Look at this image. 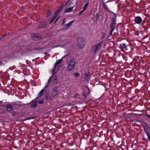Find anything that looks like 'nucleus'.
Segmentation results:
<instances>
[{
    "label": "nucleus",
    "mask_w": 150,
    "mask_h": 150,
    "mask_svg": "<svg viewBox=\"0 0 150 150\" xmlns=\"http://www.w3.org/2000/svg\"><path fill=\"white\" fill-rule=\"evenodd\" d=\"M102 43V42H100L95 45L91 47V52L95 53L97 51H98L100 49Z\"/></svg>",
    "instance_id": "nucleus-1"
},
{
    "label": "nucleus",
    "mask_w": 150,
    "mask_h": 150,
    "mask_svg": "<svg viewBox=\"0 0 150 150\" xmlns=\"http://www.w3.org/2000/svg\"><path fill=\"white\" fill-rule=\"evenodd\" d=\"M85 45V41L83 38H79L77 40V46L80 49L83 48Z\"/></svg>",
    "instance_id": "nucleus-2"
},
{
    "label": "nucleus",
    "mask_w": 150,
    "mask_h": 150,
    "mask_svg": "<svg viewBox=\"0 0 150 150\" xmlns=\"http://www.w3.org/2000/svg\"><path fill=\"white\" fill-rule=\"evenodd\" d=\"M75 62L74 58L71 59L69 62L68 66L67 67L68 71H70L74 68Z\"/></svg>",
    "instance_id": "nucleus-3"
},
{
    "label": "nucleus",
    "mask_w": 150,
    "mask_h": 150,
    "mask_svg": "<svg viewBox=\"0 0 150 150\" xmlns=\"http://www.w3.org/2000/svg\"><path fill=\"white\" fill-rule=\"evenodd\" d=\"M57 89L58 87L57 86H56L54 88L52 89V95L53 97H55L58 95Z\"/></svg>",
    "instance_id": "nucleus-4"
},
{
    "label": "nucleus",
    "mask_w": 150,
    "mask_h": 150,
    "mask_svg": "<svg viewBox=\"0 0 150 150\" xmlns=\"http://www.w3.org/2000/svg\"><path fill=\"white\" fill-rule=\"evenodd\" d=\"M142 21L141 18L139 16L136 17L134 19L135 23L138 24H139L141 23Z\"/></svg>",
    "instance_id": "nucleus-5"
},
{
    "label": "nucleus",
    "mask_w": 150,
    "mask_h": 150,
    "mask_svg": "<svg viewBox=\"0 0 150 150\" xmlns=\"http://www.w3.org/2000/svg\"><path fill=\"white\" fill-rule=\"evenodd\" d=\"M6 106V110L8 112H11L13 111V106L12 105L10 104H7Z\"/></svg>",
    "instance_id": "nucleus-6"
},
{
    "label": "nucleus",
    "mask_w": 150,
    "mask_h": 150,
    "mask_svg": "<svg viewBox=\"0 0 150 150\" xmlns=\"http://www.w3.org/2000/svg\"><path fill=\"white\" fill-rule=\"evenodd\" d=\"M63 4H62L57 9L56 11L54 12V15L57 16L58 14L60 13V11L62 10L63 8Z\"/></svg>",
    "instance_id": "nucleus-7"
},
{
    "label": "nucleus",
    "mask_w": 150,
    "mask_h": 150,
    "mask_svg": "<svg viewBox=\"0 0 150 150\" xmlns=\"http://www.w3.org/2000/svg\"><path fill=\"white\" fill-rule=\"evenodd\" d=\"M74 21L75 20H73L69 22L68 23L65 25L63 28V29L64 30H66L74 22Z\"/></svg>",
    "instance_id": "nucleus-8"
},
{
    "label": "nucleus",
    "mask_w": 150,
    "mask_h": 150,
    "mask_svg": "<svg viewBox=\"0 0 150 150\" xmlns=\"http://www.w3.org/2000/svg\"><path fill=\"white\" fill-rule=\"evenodd\" d=\"M89 72H87L85 73L84 74V78L87 82H88L90 79V76L89 75Z\"/></svg>",
    "instance_id": "nucleus-9"
},
{
    "label": "nucleus",
    "mask_w": 150,
    "mask_h": 150,
    "mask_svg": "<svg viewBox=\"0 0 150 150\" xmlns=\"http://www.w3.org/2000/svg\"><path fill=\"white\" fill-rule=\"evenodd\" d=\"M111 21L112 22L110 23V28H112V26H115L116 23V18L112 17L111 18Z\"/></svg>",
    "instance_id": "nucleus-10"
},
{
    "label": "nucleus",
    "mask_w": 150,
    "mask_h": 150,
    "mask_svg": "<svg viewBox=\"0 0 150 150\" xmlns=\"http://www.w3.org/2000/svg\"><path fill=\"white\" fill-rule=\"evenodd\" d=\"M38 102L37 101H35L32 103L30 107L32 108H35L37 105Z\"/></svg>",
    "instance_id": "nucleus-11"
},
{
    "label": "nucleus",
    "mask_w": 150,
    "mask_h": 150,
    "mask_svg": "<svg viewBox=\"0 0 150 150\" xmlns=\"http://www.w3.org/2000/svg\"><path fill=\"white\" fill-rule=\"evenodd\" d=\"M47 25V24L45 22H42L41 24L39 26L38 28H45Z\"/></svg>",
    "instance_id": "nucleus-12"
},
{
    "label": "nucleus",
    "mask_w": 150,
    "mask_h": 150,
    "mask_svg": "<svg viewBox=\"0 0 150 150\" xmlns=\"http://www.w3.org/2000/svg\"><path fill=\"white\" fill-rule=\"evenodd\" d=\"M34 36L35 38H37L38 40H41L42 39L41 36L38 33L35 34Z\"/></svg>",
    "instance_id": "nucleus-13"
},
{
    "label": "nucleus",
    "mask_w": 150,
    "mask_h": 150,
    "mask_svg": "<svg viewBox=\"0 0 150 150\" xmlns=\"http://www.w3.org/2000/svg\"><path fill=\"white\" fill-rule=\"evenodd\" d=\"M45 92V89H43L40 91L39 92V94H38V97L37 98L35 99H37L39 97L42 96L43 94Z\"/></svg>",
    "instance_id": "nucleus-14"
},
{
    "label": "nucleus",
    "mask_w": 150,
    "mask_h": 150,
    "mask_svg": "<svg viewBox=\"0 0 150 150\" xmlns=\"http://www.w3.org/2000/svg\"><path fill=\"white\" fill-rule=\"evenodd\" d=\"M67 55H67L64 56L62 59H59V61L61 62L63 61H65L66 60H67L68 59V58L67 57Z\"/></svg>",
    "instance_id": "nucleus-15"
},
{
    "label": "nucleus",
    "mask_w": 150,
    "mask_h": 150,
    "mask_svg": "<svg viewBox=\"0 0 150 150\" xmlns=\"http://www.w3.org/2000/svg\"><path fill=\"white\" fill-rule=\"evenodd\" d=\"M45 48V47H35L34 48L33 50H35L37 51H40V50H43Z\"/></svg>",
    "instance_id": "nucleus-16"
},
{
    "label": "nucleus",
    "mask_w": 150,
    "mask_h": 150,
    "mask_svg": "<svg viewBox=\"0 0 150 150\" xmlns=\"http://www.w3.org/2000/svg\"><path fill=\"white\" fill-rule=\"evenodd\" d=\"M73 7L67 8L64 10V12L66 13L70 12L73 10Z\"/></svg>",
    "instance_id": "nucleus-17"
},
{
    "label": "nucleus",
    "mask_w": 150,
    "mask_h": 150,
    "mask_svg": "<svg viewBox=\"0 0 150 150\" xmlns=\"http://www.w3.org/2000/svg\"><path fill=\"white\" fill-rule=\"evenodd\" d=\"M103 6L105 10H107V11H109L110 12L111 11H110L109 10L108 8L107 7V6L105 5V3L104 2H103Z\"/></svg>",
    "instance_id": "nucleus-18"
},
{
    "label": "nucleus",
    "mask_w": 150,
    "mask_h": 150,
    "mask_svg": "<svg viewBox=\"0 0 150 150\" xmlns=\"http://www.w3.org/2000/svg\"><path fill=\"white\" fill-rule=\"evenodd\" d=\"M52 13L51 11L48 10L47 12L46 13L47 16L49 17L52 15Z\"/></svg>",
    "instance_id": "nucleus-19"
},
{
    "label": "nucleus",
    "mask_w": 150,
    "mask_h": 150,
    "mask_svg": "<svg viewBox=\"0 0 150 150\" xmlns=\"http://www.w3.org/2000/svg\"><path fill=\"white\" fill-rule=\"evenodd\" d=\"M111 28L112 29L110 32V33H109V35H111L112 34L113 31V30H114L115 29V26H112V28Z\"/></svg>",
    "instance_id": "nucleus-20"
},
{
    "label": "nucleus",
    "mask_w": 150,
    "mask_h": 150,
    "mask_svg": "<svg viewBox=\"0 0 150 150\" xmlns=\"http://www.w3.org/2000/svg\"><path fill=\"white\" fill-rule=\"evenodd\" d=\"M88 3H87L83 7V11H85L87 9V8L88 6Z\"/></svg>",
    "instance_id": "nucleus-21"
},
{
    "label": "nucleus",
    "mask_w": 150,
    "mask_h": 150,
    "mask_svg": "<svg viewBox=\"0 0 150 150\" xmlns=\"http://www.w3.org/2000/svg\"><path fill=\"white\" fill-rule=\"evenodd\" d=\"M82 95H83V96L84 98V99H85L86 98V91H83L82 93Z\"/></svg>",
    "instance_id": "nucleus-22"
},
{
    "label": "nucleus",
    "mask_w": 150,
    "mask_h": 150,
    "mask_svg": "<svg viewBox=\"0 0 150 150\" xmlns=\"http://www.w3.org/2000/svg\"><path fill=\"white\" fill-rule=\"evenodd\" d=\"M74 75L76 77H78L80 76V74L79 73L75 72L74 73Z\"/></svg>",
    "instance_id": "nucleus-23"
},
{
    "label": "nucleus",
    "mask_w": 150,
    "mask_h": 150,
    "mask_svg": "<svg viewBox=\"0 0 150 150\" xmlns=\"http://www.w3.org/2000/svg\"><path fill=\"white\" fill-rule=\"evenodd\" d=\"M100 16V14L98 13H97L96 15V20L97 21L98 20V18Z\"/></svg>",
    "instance_id": "nucleus-24"
},
{
    "label": "nucleus",
    "mask_w": 150,
    "mask_h": 150,
    "mask_svg": "<svg viewBox=\"0 0 150 150\" xmlns=\"http://www.w3.org/2000/svg\"><path fill=\"white\" fill-rule=\"evenodd\" d=\"M57 16H56V15H55V16L50 21V24H51L53 22Z\"/></svg>",
    "instance_id": "nucleus-25"
},
{
    "label": "nucleus",
    "mask_w": 150,
    "mask_h": 150,
    "mask_svg": "<svg viewBox=\"0 0 150 150\" xmlns=\"http://www.w3.org/2000/svg\"><path fill=\"white\" fill-rule=\"evenodd\" d=\"M43 102H44V100L43 99H42L38 101V103L40 105H41L43 103Z\"/></svg>",
    "instance_id": "nucleus-26"
},
{
    "label": "nucleus",
    "mask_w": 150,
    "mask_h": 150,
    "mask_svg": "<svg viewBox=\"0 0 150 150\" xmlns=\"http://www.w3.org/2000/svg\"><path fill=\"white\" fill-rule=\"evenodd\" d=\"M53 75L52 76H51L50 78V79H49L48 80V83H49V82H50L52 81L53 80Z\"/></svg>",
    "instance_id": "nucleus-27"
},
{
    "label": "nucleus",
    "mask_w": 150,
    "mask_h": 150,
    "mask_svg": "<svg viewBox=\"0 0 150 150\" xmlns=\"http://www.w3.org/2000/svg\"><path fill=\"white\" fill-rule=\"evenodd\" d=\"M144 131H145V133L146 134L147 136L150 134L149 133V132L148 131V130L147 129H145Z\"/></svg>",
    "instance_id": "nucleus-28"
},
{
    "label": "nucleus",
    "mask_w": 150,
    "mask_h": 150,
    "mask_svg": "<svg viewBox=\"0 0 150 150\" xmlns=\"http://www.w3.org/2000/svg\"><path fill=\"white\" fill-rule=\"evenodd\" d=\"M142 26L144 28V30L145 31H146V30H147L148 29V28L147 27H145V26H144V22L142 23Z\"/></svg>",
    "instance_id": "nucleus-29"
},
{
    "label": "nucleus",
    "mask_w": 150,
    "mask_h": 150,
    "mask_svg": "<svg viewBox=\"0 0 150 150\" xmlns=\"http://www.w3.org/2000/svg\"><path fill=\"white\" fill-rule=\"evenodd\" d=\"M20 105L18 104V103H16V102H15V103H13V105H12L13 106H19Z\"/></svg>",
    "instance_id": "nucleus-30"
},
{
    "label": "nucleus",
    "mask_w": 150,
    "mask_h": 150,
    "mask_svg": "<svg viewBox=\"0 0 150 150\" xmlns=\"http://www.w3.org/2000/svg\"><path fill=\"white\" fill-rule=\"evenodd\" d=\"M60 63L61 62H59V60H58L55 62L54 65H55V66H57L58 64Z\"/></svg>",
    "instance_id": "nucleus-31"
},
{
    "label": "nucleus",
    "mask_w": 150,
    "mask_h": 150,
    "mask_svg": "<svg viewBox=\"0 0 150 150\" xmlns=\"http://www.w3.org/2000/svg\"><path fill=\"white\" fill-rule=\"evenodd\" d=\"M52 98L51 96L49 97L47 99V100L48 101H50L52 100Z\"/></svg>",
    "instance_id": "nucleus-32"
},
{
    "label": "nucleus",
    "mask_w": 150,
    "mask_h": 150,
    "mask_svg": "<svg viewBox=\"0 0 150 150\" xmlns=\"http://www.w3.org/2000/svg\"><path fill=\"white\" fill-rule=\"evenodd\" d=\"M56 67V66H55V65H54V68L52 69V73L53 74V75H54V71L55 70V69Z\"/></svg>",
    "instance_id": "nucleus-33"
},
{
    "label": "nucleus",
    "mask_w": 150,
    "mask_h": 150,
    "mask_svg": "<svg viewBox=\"0 0 150 150\" xmlns=\"http://www.w3.org/2000/svg\"><path fill=\"white\" fill-rule=\"evenodd\" d=\"M34 118H35V117H28V118H26V119H25V120H24V121H25V120H30V119H34Z\"/></svg>",
    "instance_id": "nucleus-34"
},
{
    "label": "nucleus",
    "mask_w": 150,
    "mask_h": 150,
    "mask_svg": "<svg viewBox=\"0 0 150 150\" xmlns=\"http://www.w3.org/2000/svg\"><path fill=\"white\" fill-rule=\"evenodd\" d=\"M65 21H66V19L64 18L63 20L62 23L61 24V25H63L65 23Z\"/></svg>",
    "instance_id": "nucleus-35"
},
{
    "label": "nucleus",
    "mask_w": 150,
    "mask_h": 150,
    "mask_svg": "<svg viewBox=\"0 0 150 150\" xmlns=\"http://www.w3.org/2000/svg\"><path fill=\"white\" fill-rule=\"evenodd\" d=\"M54 83H58V80L56 79H54Z\"/></svg>",
    "instance_id": "nucleus-36"
},
{
    "label": "nucleus",
    "mask_w": 150,
    "mask_h": 150,
    "mask_svg": "<svg viewBox=\"0 0 150 150\" xmlns=\"http://www.w3.org/2000/svg\"><path fill=\"white\" fill-rule=\"evenodd\" d=\"M112 14H113L114 16V18H116V17H117V16H116V14L114 12L111 11L110 12Z\"/></svg>",
    "instance_id": "nucleus-37"
},
{
    "label": "nucleus",
    "mask_w": 150,
    "mask_h": 150,
    "mask_svg": "<svg viewBox=\"0 0 150 150\" xmlns=\"http://www.w3.org/2000/svg\"><path fill=\"white\" fill-rule=\"evenodd\" d=\"M134 33L135 35H138L139 34V33L138 31H136L134 32Z\"/></svg>",
    "instance_id": "nucleus-38"
},
{
    "label": "nucleus",
    "mask_w": 150,
    "mask_h": 150,
    "mask_svg": "<svg viewBox=\"0 0 150 150\" xmlns=\"http://www.w3.org/2000/svg\"><path fill=\"white\" fill-rule=\"evenodd\" d=\"M122 45L125 48H126L127 47V46L125 44V43H123Z\"/></svg>",
    "instance_id": "nucleus-39"
},
{
    "label": "nucleus",
    "mask_w": 150,
    "mask_h": 150,
    "mask_svg": "<svg viewBox=\"0 0 150 150\" xmlns=\"http://www.w3.org/2000/svg\"><path fill=\"white\" fill-rule=\"evenodd\" d=\"M3 103V102L2 101H0V107H3V105L1 104V103Z\"/></svg>",
    "instance_id": "nucleus-40"
},
{
    "label": "nucleus",
    "mask_w": 150,
    "mask_h": 150,
    "mask_svg": "<svg viewBox=\"0 0 150 150\" xmlns=\"http://www.w3.org/2000/svg\"><path fill=\"white\" fill-rule=\"evenodd\" d=\"M102 35L103 36L101 38H104L105 37V34L104 33H102Z\"/></svg>",
    "instance_id": "nucleus-41"
},
{
    "label": "nucleus",
    "mask_w": 150,
    "mask_h": 150,
    "mask_svg": "<svg viewBox=\"0 0 150 150\" xmlns=\"http://www.w3.org/2000/svg\"><path fill=\"white\" fill-rule=\"evenodd\" d=\"M48 97V95L47 94H46L45 96V99L47 100V99Z\"/></svg>",
    "instance_id": "nucleus-42"
},
{
    "label": "nucleus",
    "mask_w": 150,
    "mask_h": 150,
    "mask_svg": "<svg viewBox=\"0 0 150 150\" xmlns=\"http://www.w3.org/2000/svg\"><path fill=\"white\" fill-rule=\"evenodd\" d=\"M84 11H83V10L81 11L79 13V15H81V13L83 12Z\"/></svg>",
    "instance_id": "nucleus-43"
},
{
    "label": "nucleus",
    "mask_w": 150,
    "mask_h": 150,
    "mask_svg": "<svg viewBox=\"0 0 150 150\" xmlns=\"http://www.w3.org/2000/svg\"><path fill=\"white\" fill-rule=\"evenodd\" d=\"M147 136L148 139H149V140L150 142V134H149V135H147Z\"/></svg>",
    "instance_id": "nucleus-44"
},
{
    "label": "nucleus",
    "mask_w": 150,
    "mask_h": 150,
    "mask_svg": "<svg viewBox=\"0 0 150 150\" xmlns=\"http://www.w3.org/2000/svg\"><path fill=\"white\" fill-rule=\"evenodd\" d=\"M78 95V94H76L73 97V98H75L76 97H77Z\"/></svg>",
    "instance_id": "nucleus-45"
},
{
    "label": "nucleus",
    "mask_w": 150,
    "mask_h": 150,
    "mask_svg": "<svg viewBox=\"0 0 150 150\" xmlns=\"http://www.w3.org/2000/svg\"><path fill=\"white\" fill-rule=\"evenodd\" d=\"M59 17H58V18H57L55 20V22H54V23H55L58 21V19H59Z\"/></svg>",
    "instance_id": "nucleus-46"
},
{
    "label": "nucleus",
    "mask_w": 150,
    "mask_h": 150,
    "mask_svg": "<svg viewBox=\"0 0 150 150\" xmlns=\"http://www.w3.org/2000/svg\"><path fill=\"white\" fill-rule=\"evenodd\" d=\"M146 116L147 117H148V118H149L150 119V115L147 114V115H146Z\"/></svg>",
    "instance_id": "nucleus-47"
},
{
    "label": "nucleus",
    "mask_w": 150,
    "mask_h": 150,
    "mask_svg": "<svg viewBox=\"0 0 150 150\" xmlns=\"http://www.w3.org/2000/svg\"><path fill=\"white\" fill-rule=\"evenodd\" d=\"M69 0L67 1L66 2L65 6H66V5H67V4L69 3Z\"/></svg>",
    "instance_id": "nucleus-48"
},
{
    "label": "nucleus",
    "mask_w": 150,
    "mask_h": 150,
    "mask_svg": "<svg viewBox=\"0 0 150 150\" xmlns=\"http://www.w3.org/2000/svg\"><path fill=\"white\" fill-rule=\"evenodd\" d=\"M120 48L121 50H123L125 48L123 47H121Z\"/></svg>",
    "instance_id": "nucleus-49"
},
{
    "label": "nucleus",
    "mask_w": 150,
    "mask_h": 150,
    "mask_svg": "<svg viewBox=\"0 0 150 150\" xmlns=\"http://www.w3.org/2000/svg\"><path fill=\"white\" fill-rule=\"evenodd\" d=\"M49 83H47V84L45 86V88H46L47 87V86H48V84Z\"/></svg>",
    "instance_id": "nucleus-50"
},
{
    "label": "nucleus",
    "mask_w": 150,
    "mask_h": 150,
    "mask_svg": "<svg viewBox=\"0 0 150 150\" xmlns=\"http://www.w3.org/2000/svg\"><path fill=\"white\" fill-rule=\"evenodd\" d=\"M2 110L1 108H0V112H2Z\"/></svg>",
    "instance_id": "nucleus-51"
},
{
    "label": "nucleus",
    "mask_w": 150,
    "mask_h": 150,
    "mask_svg": "<svg viewBox=\"0 0 150 150\" xmlns=\"http://www.w3.org/2000/svg\"><path fill=\"white\" fill-rule=\"evenodd\" d=\"M2 64V62L0 61V65H1Z\"/></svg>",
    "instance_id": "nucleus-52"
},
{
    "label": "nucleus",
    "mask_w": 150,
    "mask_h": 150,
    "mask_svg": "<svg viewBox=\"0 0 150 150\" xmlns=\"http://www.w3.org/2000/svg\"><path fill=\"white\" fill-rule=\"evenodd\" d=\"M61 66H62V65H61H61H59V66H58V67H61Z\"/></svg>",
    "instance_id": "nucleus-53"
},
{
    "label": "nucleus",
    "mask_w": 150,
    "mask_h": 150,
    "mask_svg": "<svg viewBox=\"0 0 150 150\" xmlns=\"http://www.w3.org/2000/svg\"><path fill=\"white\" fill-rule=\"evenodd\" d=\"M145 126H144V129H146V128H145Z\"/></svg>",
    "instance_id": "nucleus-54"
},
{
    "label": "nucleus",
    "mask_w": 150,
    "mask_h": 150,
    "mask_svg": "<svg viewBox=\"0 0 150 150\" xmlns=\"http://www.w3.org/2000/svg\"><path fill=\"white\" fill-rule=\"evenodd\" d=\"M148 128H149V129H150V127H148Z\"/></svg>",
    "instance_id": "nucleus-55"
},
{
    "label": "nucleus",
    "mask_w": 150,
    "mask_h": 150,
    "mask_svg": "<svg viewBox=\"0 0 150 150\" xmlns=\"http://www.w3.org/2000/svg\"><path fill=\"white\" fill-rule=\"evenodd\" d=\"M1 39L0 38V40Z\"/></svg>",
    "instance_id": "nucleus-56"
}]
</instances>
